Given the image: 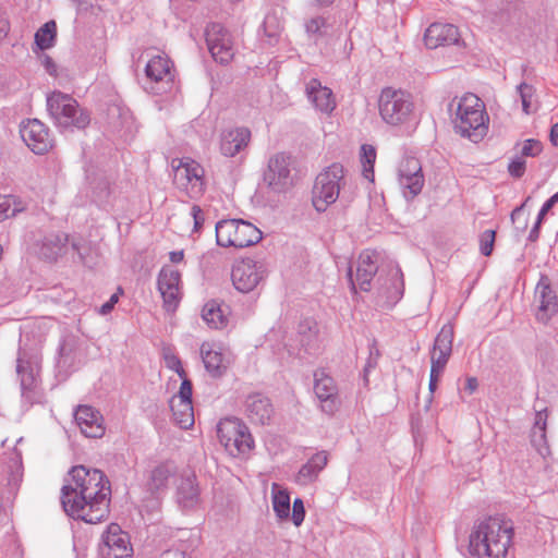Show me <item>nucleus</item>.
<instances>
[{
  "instance_id": "f257e3e1",
  "label": "nucleus",
  "mask_w": 558,
  "mask_h": 558,
  "mask_svg": "<svg viewBox=\"0 0 558 558\" xmlns=\"http://www.w3.org/2000/svg\"><path fill=\"white\" fill-rule=\"evenodd\" d=\"M110 496V482L102 471L75 465L64 478L61 505L73 519L95 524L108 517Z\"/></svg>"
},
{
  "instance_id": "f03ea898",
  "label": "nucleus",
  "mask_w": 558,
  "mask_h": 558,
  "mask_svg": "<svg viewBox=\"0 0 558 558\" xmlns=\"http://www.w3.org/2000/svg\"><path fill=\"white\" fill-rule=\"evenodd\" d=\"M513 537V524L502 517H488L476 522L469 536L473 556L506 558Z\"/></svg>"
},
{
  "instance_id": "7ed1b4c3",
  "label": "nucleus",
  "mask_w": 558,
  "mask_h": 558,
  "mask_svg": "<svg viewBox=\"0 0 558 558\" xmlns=\"http://www.w3.org/2000/svg\"><path fill=\"white\" fill-rule=\"evenodd\" d=\"M488 116L483 101L474 94H465L457 100V108L452 117L453 129L462 137L477 143L487 133Z\"/></svg>"
},
{
  "instance_id": "20e7f679",
  "label": "nucleus",
  "mask_w": 558,
  "mask_h": 558,
  "mask_svg": "<svg viewBox=\"0 0 558 558\" xmlns=\"http://www.w3.org/2000/svg\"><path fill=\"white\" fill-rule=\"evenodd\" d=\"M47 109L59 128L85 129L90 122L89 113L72 96L61 92L48 96Z\"/></svg>"
},
{
  "instance_id": "39448f33",
  "label": "nucleus",
  "mask_w": 558,
  "mask_h": 558,
  "mask_svg": "<svg viewBox=\"0 0 558 558\" xmlns=\"http://www.w3.org/2000/svg\"><path fill=\"white\" fill-rule=\"evenodd\" d=\"M380 118L390 125L407 123L414 111L413 97L407 90L393 87L381 89L378 98Z\"/></svg>"
},
{
  "instance_id": "423d86ee",
  "label": "nucleus",
  "mask_w": 558,
  "mask_h": 558,
  "mask_svg": "<svg viewBox=\"0 0 558 558\" xmlns=\"http://www.w3.org/2000/svg\"><path fill=\"white\" fill-rule=\"evenodd\" d=\"M262 231L243 219H226L216 223V241L219 246L243 248L258 243Z\"/></svg>"
},
{
  "instance_id": "0eeeda50",
  "label": "nucleus",
  "mask_w": 558,
  "mask_h": 558,
  "mask_svg": "<svg viewBox=\"0 0 558 558\" xmlns=\"http://www.w3.org/2000/svg\"><path fill=\"white\" fill-rule=\"evenodd\" d=\"M220 444L232 457L248 453L254 446V439L247 426L236 417H226L217 425Z\"/></svg>"
},
{
  "instance_id": "6e6552de",
  "label": "nucleus",
  "mask_w": 558,
  "mask_h": 558,
  "mask_svg": "<svg viewBox=\"0 0 558 558\" xmlns=\"http://www.w3.org/2000/svg\"><path fill=\"white\" fill-rule=\"evenodd\" d=\"M342 179L343 167L340 163H332L316 177L312 202L317 211H325L338 199Z\"/></svg>"
},
{
  "instance_id": "1a4fd4ad",
  "label": "nucleus",
  "mask_w": 558,
  "mask_h": 558,
  "mask_svg": "<svg viewBox=\"0 0 558 558\" xmlns=\"http://www.w3.org/2000/svg\"><path fill=\"white\" fill-rule=\"evenodd\" d=\"M292 157L286 153H277L268 160L264 172V183L276 194L287 193L294 185Z\"/></svg>"
},
{
  "instance_id": "9d476101",
  "label": "nucleus",
  "mask_w": 558,
  "mask_h": 558,
  "mask_svg": "<svg viewBox=\"0 0 558 558\" xmlns=\"http://www.w3.org/2000/svg\"><path fill=\"white\" fill-rule=\"evenodd\" d=\"M266 275L264 264L252 258L235 260L231 268L232 284L241 293L254 291L264 281Z\"/></svg>"
},
{
  "instance_id": "9b49d317",
  "label": "nucleus",
  "mask_w": 558,
  "mask_h": 558,
  "mask_svg": "<svg viewBox=\"0 0 558 558\" xmlns=\"http://www.w3.org/2000/svg\"><path fill=\"white\" fill-rule=\"evenodd\" d=\"M378 302L387 307L396 305L404 292L403 272L397 264H389L381 269L376 281Z\"/></svg>"
},
{
  "instance_id": "f8f14e48",
  "label": "nucleus",
  "mask_w": 558,
  "mask_h": 558,
  "mask_svg": "<svg viewBox=\"0 0 558 558\" xmlns=\"http://www.w3.org/2000/svg\"><path fill=\"white\" fill-rule=\"evenodd\" d=\"M173 182L190 197H197L205 190L204 169L195 160L181 159L178 166H173Z\"/></svg>"
},
{
  "instance_id": "ddd939ff",
  "label": "nucleus",
  "mask_w": 558,
  "mask_h": 558,
  "mask_svg": "<svg viewBox=\"0 0 558 558\" xmlns=\"http://www.w3.org/2000/svg\"><path fill=\"white\" fill-rule=\"evenodd\" d=\"M424 174L417 158H404L398 168V183L403 197L409 202L414 199L424 186Z\"/></svg>"
},
{
  "instance_id": "4468645a",
  "label": "nucleus",
  "mask_w": 558,
  "mask_h": 558,
  "mask_svg": "<svg viewBox=\"0 0 558 558\" xmlns=\"http://www.w3.org/2000/svg\"><path fill=\"white\" fill-rule=\"evenodd\" d=\"M205 36L213 59L220 64H228L234 57L230 33L221 24L211 23L206 27Z\"/></svg>"
},
{
  "instance_id": "2eb2a0df",
  "label": "nucleus",
  "mask_w": 558,
  "mask_h": 558,
  "mask_svg": "<svg viewBox=\"0 0 558 558\" xmlns=\"http://www.w3.org/2000/svg\"><path fill=\"white\" fill-rule=\"evenodd\" d=\"M99 553L102 558H132L129 534L120 525L111 523L101 536Z\"/></svg>"
},
{
  "instance_id": "dca6fc26",
  "label": "nucleus",
  "mask_w": 558,
  "mask_h": 558,
  "mask_svg": "<svg viewBox=\"0 0 558 558\" xmlns=\"http://www.w3.org/2000/svg\"><path fill=\"white\" fill-rule=\"evenodd\" d=\"M377 254L371 251H363L357 258L355 274L353 266L348 268L347 276L353 292H356V286L362 291L368 292L372 289V281L378 271Z\"/></svg>"
},
{
  "instance_id": "f3484780",
  "label": "nucleus",
  "mask_w": 558,
  "mask_h": 558,
  "mask_svg": "<svg viewBox=\"0 0 558 558\" xmlns=\"http://www.w3.org/2000/svg\"><path fill=\"white\" fill-rule=\"evenodd\" d=\"M314 393L319 401L322 412L331 416L338 411L340 407L338 387L333 378L324 371L314 373Z\"/></svg>"
},
{
  "instance_id": "a211bd4d",
  "label": "nucleus",
  "mask_w": 558,
  "mask_h": 558,
  "mask_svg": "<svg viewBox=\"0 0 558 558\" xmlns=\"http://www.w3.org/2000/svg\"><path fill=\"white\" fill-rule=\"evenodd\" d=\"M20 133L23 142L37 155L45 154L52 147L49 130L38 119L23 121L20 126Z\"/></svg>"
},
{
  "instance_id": "6ab92c4d",
  "label": "nucleus",
  "mask_w": 558,
  "mask_h": 558,
  "mask_svg": "<svg viewBox=\"0 0 558 558\" xmlns=\"http://www.w3.org/2000/svg\"><path fill=\"white\" fill-rule=\"evenodd\" d=\"M181 274L170 266H163L158 275V290L167 312H174L180 303Z\"/></svg>"
},
{
  "instance_id": "aec40b11",
  "label": "nucleus",
  "mask_w": 558,
  "mask_h": 558,
  "mask_svg": "<svg viewBox=\"0 0 558 558\" xmlns=\"http://www.w3.org/2000/svg\"><path fill=\"white\" fill-rule=\"evenodd\" d=\"M39 363L36 355H29L25 350L20 349L16 361V373L20 377L22 395L32 399L31 393L37 385Z\"/></svg>"
},
{
  "instance_id": "412c9836",
  "label": "nucleus",
  "mask_w": 558,
  "mask_h": 558,
  "mask_svg": "<svg viewBox=\"0 0 558 558\" xmlns=\"http://www.w3.org/2000/svg\"><path fill=\"white\" fill-rule=\"evenodd\" d=\"M535 300L538 303L536 319L543 324L557 313L558 303L555 291L551 289L550 280L547 276H542L535 288Z\"/></svg>"
},
{
  "instance_id": "4be33fe9",
  "label": "nucleus",
  "mask_w": 558,
  "mask_h": 558,
  "mask_svg": "<svg viewBox=\"0 0 558 558\" xmlns=\"http://www.w3.org/2000/svg\"><path fill=\"white\" fill-rule=\"evenodd\" d=\"M148 56L145 76L149 83L170 85L173 82V63L166 54Z\"/></svg>"
},
{
  "instance_id": "5701e85b",
  "label": "nucleus",
  "mask_w": 558,
  "mask_h": 558,
  "mask_svg": "<svg viewBox=\"0 0 558 558\" xmlns=\"http://www.w3.org/2000/svg\"><path fill=\"white\" fill-rule=\"evenodd\" d=\"M74 418L81 432L90 438L101 437L105 433L104 420L99 411L89 405H78Z\"/></svg>"
},
{
  "instance_id": "b1692460",
  "label": "nucleus",
  "mask_w": 558,
  "mask_h": 558,
  "mask_svg": "<svg viewBox=\"0 0 558 558\" xmlns=\"http://www.w3.org/2000/svg\"><path fill=\"white\" fill-rule=\"evenodd\" d=\"M460 40L458 27L452 24L433 23L424 35L427 48L436 49L439 46L457 45Z\"/></svg>"
},
{
  "instance_id": "393cba45",
  "label": "nucleus",
  "mask_w": 558,
  "mask_h": 558,
  "mask_svg": "<svg viewBox=\"0 0 558 558\" xmlns=\"http://www.w3.org/2000/svg\"><path fill=\"white\" fill-rule=\"evenodd\" d=\"M83 357L80 339L73 335L64 336L58 349V366L64 371L75 368L83 362Z\"/></svg>"
},
{
  "instance_id": "a878e982",
  "label": "nucleus",
  "mask_w": 558,
  "mask_h": 558,
  "mask_svg": "<svg viewBox=\"0 0 558 558\" xmlns=\"http://www.w3.org/2000/svg\"><path fill=\"white\" fill-rule=\"evenodd\" d=\"M453 337V325L451 323L445 324L435 338L434 345L430 351V364L446 367L452 353Z\"/></svg>"
},
{
  "instance_id": "bb28decb",
  "label": "nucleus",
  "mask_w": 558,
  "mask_h": 558,
  "mask_svg": "<svg viewBox=\"0 0 558 558\" xmlns=\"http://www.w3.org/2000/svg\"><path fill=\"white\" fill-rule=\"evenodd\" d=\"M245 411L251 422L258 425L269 424L274 415L270 400L260 393H253L246 398Z\"/></svg>"
},
{
  "instance_id": "cd10ccee",
  "label": "nucleus",
  "mask_w": 558,
  "mask_h": 558,
  "mask_svg": "<svg viewBox=\"0 0 558 558\" xmlns=\"http://www.w3.org/2000/svg\"><path fill=\"white\" fill-rule=\"evenodd\" d=\"M305 92L308 100L320 112L331 113L336 108L332 90L323 86L317 78H312L306 83Z\"/></svg>"
},
{
  "instance_id": "c85d7f7f",
  "label": "nucleus",
  "mask_w": 558,
  "mask_h": 558,
  "mask_svg": "<svg viewBox=\"0 0 558 558\" xmlns=\"http://www.w3.org/2000/svg\"><path fill=\"white\" fill-rule=\"evenodd\" d=\"M251 131L247 128H236L221 134L220 150L227 157H234L247 147Z\"/></svg>"
},
{
  "instance_id": "c756f323",
  "label": "nucleus",
  "mask_w": 558,
  "mask_h": 558,
  "mask_svg": "<svg viewBox=\"0 0 558 558\" xmlns=\"http://www.w3.org/2000/svg\"><path fill=\"white\" fill-rule=\"evenodd\" d=\"M328 463L327 451L315 453L305 464L299 470L295 482L299 485H308L316 481L318 474L324 470Z\"/></svg>"
},
{
  "instance_id": "7c9ffc66",
  "label": "nucleus",
  "mask_w": 558,
  "mask_h": 558,
  "mask_svg": "<svg viewBox=\"0 0 558 558\" xmlns=\"http://www.w3.org/2000/svg\"><path fill=\"white\" fill-rule=\"evenodd\" d=\"M177 499L184 509H193L199 504V488L194 475L181 480L177 489Z\"/></svg>"
},
{
  "instance_id": "2f4dec72",
  "label": "nucleus",
  "mask_w": 558,
  "mask_h": 558,
  "mask_svg": "<svg viewBox=\"0 0 558 558\" xmlns=\"http://www.w3.org/2000/svg\"><path fill=\"white\" fill-rule=\"evenodd\" d=\"M65 233H51L44 238L39 247L40 257L54 262L59 256L64 254L68 243Z\"/></svg>"
},
{
  "instance_id": "473e14b6",
  "label": "nucleus",
  "mask_w": 558,
  "mask_h": 558,
  "mask_svg": "<svg viewBox=\"0 0 558 558\" xmlns=\"http://www.w3.org/2000/svg\"><path fill=\"white\" fill-rule=\"evenodd\" d=\"M175 474V466L172 462H163L157 465L150 474L148 486L153 493L163 490L170 477Z\"/></svg>"
},
{
  "instance_id": "72a5a7b5",
  "label": "nucleus",
  "mask_w": 558,
  "mask_h": 558,
  "mask_svg": "<svg viewBox=\"0 0 558 558\" xmlns=\"http://www.w3.org/2000/svg\"><path fill=\"white\" fill-rule=\"evenodd\" d=\"M170 409L174 422L181 428H189L194 424V411L192 401H177L170 400Z\"/></svg>"
},
{
  "instance_id": "f704fd0d",
  "label": "nucleus",
  "mask_w": 558,
  "mask_h": 558,
  "mask_svg": "<svg viewBox=\"0 0 558 558\" xmlns=\"http://www.w3.org/2000/svg\"><path fill=\"white\" fill-rule=\"evenodd\" d=\"M201 353L205 368L213 377H219L225 373L227 367L223 364V356L220 352L211 350L210 348L207 349L206 345L203 344Z\"/></svg>"
},
{
  "instance_id": "c9c22d12",
  "label": "nucleus",
  "mask_w": 558,
  "mask_h": 558,
  "mask_svg": "<svg viewBox=\"0 0 558 558\" xmlns=\"http://www.w3.org/2000/svg\"><path fill=\"white\" fill-rule=\"evenodd\" d=\"M202 317L206 324L214 329H220L227 325V317L223 315L221 306L216 301L207 302L202 311Z\"/></svg>"
},
{
  "instance_id": "e433bc0d",
  "label": "nucleus",
  "mask_w": 558,
  "mask_h": 558,
  "mask_svg": "<svg viewBox=\"0 0 558 558\" xmlns=\"http://www.w3.org/2000/svg\"><path fill=\"white\" fill-rule=\"evenodd\" d=\"M57 35V24L54 21H49L45 23L36 33H35V44L40 50H47L51 48L54 44Z\"/></svg>"
},
{
  "instance_id": "4c0bfd02",
  "label": "nucleus",
  "mask_w": 558,
  "mask_h": 558,
  "mask_svg": "<svg viewBox=\"0 0 558 558\" xmlns=\"http://www.w3.org/2000/svg\"><path fill=\"white\" fill-rule=\"evenodd\" d=\"M272 488V508L279 520H287L290 517V496L286 490Z\"/></svg>"
},
{
  "instance_id": "58836bf2",
  "label": "nucleus",
  "mask_w": 558,
  "mask_h": 558,
  "mask_svg": "<svg viewBox=\"0 0 558 558\" xmlns=\"http://www.w3.org/2000/svg\"><path fill=\"white\" fill-rule=\"evenodd\" d=\"M262 28L265 37H267V43L269 45H275L278 43L282 31V25L276 14H267L263 22Z\"/></svg>"
},
{
  "instance_id": "ea45409f",
  "label": "nucleus",
  "mask_w": 558,
  "mask_h": 558,
  "mask_svg": "<svg viewBox=\"0 0 558 558\" xmlns=\"http://www.w3.org/2000/svg\"><path fill=\"white\" fill-rule=\"evenodd\" d=\"M361 150H362L363 175L365 179L373 180L374 163L376 160V149L372 145L364 144V145H362Z\"/></svg>"
},
{
  "instance_id": "a19ab883",
  "label": "nucleus",
  "mask_w": 558,
  "mask_h": 558,
  "mask_svg": "<svg viewBox=\"0 0 558 558\" xmlns=\"http://www.w3.org/2000/svg\"><path fill=\"white\" fill-rule=\"evenodd\" d=\"M327 26V20L325 17L315 16L305 23V31L311 38L318 40L326 35Z\"/></svg>"
},
{
  "instance_id": "79ce46f5",
  "label": "nucleus",
  "mask_w": 558,
  "mask_h": 558,
  "mask_svg": "<svg viewBox=\"0 0 558 558\" xmlns=\"http://www.w3.org/2000/svg\"><path fill=\"white\" fill-rule=\"evenodd\" d=\"M14 196L0 197V222L8 218L14 217L17 213L22 211Z\"/></svg>"
},
{
  "instance_id": "37998d69",
  "label": "nucleus",
  "mask_w": 558,
  "mask_h": 558,
  "mask_svg": "<svg viewBox=\"0 0 558 558\" xmlns=\"http://www.w3.org/2000/svg\"><path fill=\"white\" fill-rule=\"evenodd\" d=\"M95 201L100 205L105 206L109 203L112 194L111 184L107 179H101L93 189Z\"/></svg>"
},
{
  "instance_id": "c03bdc74",
  "label": "nucleus",
  "mask_w": 558,
  "mask_h": 558,
  "mask_svg": "<svg viewBox=\"0 0 558 558\" xmlns=\"http://www.w3.org/2000/svg\"><path fill=\"white\" fill-rule=\"evenodd\" d=\"M517 92L521 99L522 110L526 114L531 113L532 100L535 96V88L532 85L522 82L518 85Z\"/></svg>"
},
{
  "instance_id": "a18cd8bd",
  "label": "nucleus",
  "mask_w": 558,
  "mask_h": 558,
  "mask_svg": "<svg viewBox=\"0 0 558 558\" xmlns=\"http://www.w3.org/2000/svg\"><path fill=\"white\" fill-rule=\"evenodd\" d=\"M496 232L485 230L480 236V251L484 256H489L494 250Z\"/></svg>"
},
{
  "instance_id": "49530a36",
  "label": "nucleus",
  "mask_w": 558,
  "mask_h": 558,
  "mask_svg": "<svg viewBox=\"0 0 558 558\" xmlns=\"http://www.w3.org/2000/svg\"><path fill=\"white\" fill-rule=\"evenodd\" d=\"M531 442L541 454H544V450H547L546 429H542L541 427H532Z\"/></svg>"
},
{
  "instance_id": "de8ad7c7",
  "label": "nucleus",
  "mask_w": 558,
  "mask_h": 558,
  "mask_svg": "<svg viewBox=\"0 0 558 558\" xmlns=\"http://www.w3.org/2000/svg\"><path fill=\"white\" fill-rule=\"evenodd\" d=\"M543 150V145L539 141L534 138H529L523 142L521 148V157H536Z\"/></svg>"
},
{
  "instance_id": "09e8293b",
  "label": "nucleus",
  "mask_w": 558,
  "mask_h": 558,
  "mask_svg": "<svg viewBox=\"0 0 558 558\" xmlns=\"http://www.w3.org/2000/svg\"><path fill=\"white\" fill-rule=\"evenodd\" d=\"M163 359L166 366L172 371H174L181 378L186 376L184 368L182 367L181 360L173 354L171 351L163 352Z\"/></svg>"
},
{
  "instance_id": "8fccbe9b",
  "label": "nucleus",
  "mask_w": 558,
  "mask_h": 558,
  "mask_svg": "<svg viewBox=\"0 0 558 558\" xmlns=\"http://www.w3.org/2000/svg\"><path fill=\"white\" fill-rule=\"evenodd\" d=\"M525 160L521 156L514 157L508 165L509 174L515 179H520L525 172Z\"/></svg>"
},
{
  "instance_id": "3c124183",
  "label": "nucleus",
  "mask_w": 558,
  "mask_h": 558,
  "mask_svg": "<svg viewBox=\"0 0 558 558\" xmlns=\"http://www.w3.org/2000/svg\"><path fill=\"white\" fill-rule=\"evenodd\" d=\"M305 518V508L301 498H295L292 506L291 520L295 526H300Z\"/></svg>"
},
{
  "instance_id": "603ef678",
  "label": "nucleus",
  "mask_w": 558,
  "mask_h": 558,
  "mask_svg": "<svg viewBox=\"0 0 558 558\" xmlns=\"http://www.w3.org/2000/svg\"><path fill=\"white\" fill-rule=\"evenodd\" d=\"M171 399L177 401H192V383L186 378H182L179 393L173 396Z\"/></svg>"
},
{
  "instance_id": "864d4df0",
  "label": "nucleus",
  "mask_w": 558,
  "mask_h": 558,
  "mask_svg": "<svg viewBox=\"0 0 558 558\" xmlns=\"http://www.w3.org/2000/svg\"><path fill=\"white\" fill-rule=\"evenodd\" d=\"M444 369H445V366L430 364L429 385H428V389H429L430 393H433L436 390L438 379H439L440 375L442 374Z\"/></svg>"
},
{
  "instance_id": "5fc2aeb1",
  "label": "nucleus",
  "mask_w": 558,
  "mask_h": 558,
  "mask_svg": "<svg viewBox=\"0 0 558 558\" xmlns=\"http://www.w3.org/2000/svg\"><path fill=\"white\" fill-rule=\"evenodd\" d=\"M378 356H379V351H378V349L375 348V344H373L369 349V356L364 366V377L365 378H366L367 374L377 366Z\"/></svg>"
},
{
  "instance_id": "6e6d98bb",
  "label": "nucleus",
  "mask_w": 558,
  "mask_h": 558,
  "mask_svg": "<svg viewBox=\"0 0 558 558\" xmlns=\"http://www.w3.org/2000/svg\"><path fill=\"white\" fill-rule=\"evenodd\" d=\"M194 220V231H199L204 223V215L199 206L193 205L191 208V214Z\"/></svg>"
},
{
  "instance_id": "4d7b16f0",
  "label": "nucleus",
  "mask_w": 558,
  "mask_h": 558,
  "mask_svg": "<svg viewBox=\"0 0 558 558\" xmlns=\"http://www.w3.org/2000/svg\"><path fill=\"white\" fill-rule=\"evenodd\" d=\"M160 558H190L187 556V553L184 548H174V549H168L165 550Z\"/></svg>"
},
{
  "instance_id": "13d9d810",
  "label": "nucleus",
  "mask_w": 558,
  "mask_h": 558,
  "mask_svg": "<svg viewBox=\"0 0 558 558\" xmlns=\"http://www.w3.org/2000/svg\"><path fill=\"white\" fill-rule=\"evenodd\" d=\"M118 302V295L117 294H112L109 299V301H107L106 303H104L101 306H100V310H99V313L101 315H107L109 314L112 308L114 307L116 303Z\"/></svg>"
},
{
  "instance_id": "bf43d9fd",
  "label": "nucleus",
  "mask_w": 558,
  "mask_h": 558,
  "mask_svg": "<svg viewBox=\"0 0 558 558\" xmlns=\"http://www.w3.org/2000/svg\"><path fill=\"white\" fill-rule=\"evenodd\" d=\"M542 220L539 219H536L533 228L531 229L530 233H529V241L531 242H535L537 241V239L539 238V230H541V226H542Z\"/></svg>"
},
{
  "instance_id": "052dcab7",
  "label": "nucleus",
  "mask_w": 558,
  "mask_h": 558,
  "mask_svg": "<svg viewBox=\"0 0 558 558\" xmlns=\"http://www.w3.org/2000/svg\"><path fill=\"white\" fill-rule=\"evenodd\" d=\"M546 421L547 414L545 412H536L533 427H541L542 429H546Z\"/></svg>"
},
{
  "instance_id": "680f3d73",
  "label": "nucleus",
  "mask_w": 558,
  "mask_h": 558,
  "mask_svg": "<svg viewBox=\"0 0 558 558\" xmlns=\"http://www.w3.org/2000/svg\"><path fill=\"white\" fill-rule=\"evenodd\" d=\"M43 64L49 74H51V75L56 74V72H57L56 63L49 56L44 57Z\"/></svg>"
},
{
  "instance_id": "e2e57ef3",
  "label": "nucleus",
  "mask_w": 558,
  "mask_h": 558,
  "mask_svg": "<svg viewBox=\"0 0 558 558\" xmlns=\"http://www.w3.org/2000/svg\"><path fill=\"white\" fill-rule=\"evenodd\" d=\"M478 387V381L475 377H469L466 379V384H465V389L470 392V393H473Z\"/></svg>"
},
{
  "instance_id": "0e129e2a",
  "label": "nucleus",
  "mask_w": 558,
  "mask_h": 558,
  "mask_svg": "<svg viewBox=\"0 0 558 558\" xmlns=\"http://www.w3.org/2000/svg\"><path fill=\"white\" fill-rule=\"evenodd\" d=\"M10 31L9 22L4 19H0V40L7 37Z\"/></svg>"
},
{
  "instance_id": "69168bd1",
  "label": "nucleus",
  "mask_w": 558,
  "mask_h": 558,
  "mask_svg": "<svg viewBox=\"0 0 558 558\" xmlns=\"http://www.w3.org/2000/svg\"><path fill=\"white\" fill-rule=\"evenodd\" d=\"M184 253L183 251H172L169 253V258L172 263H180L183 260Z\"/></svg>"
},
{
  "instance_id": "338daca9",
  "label": "nucleus",
  "mask_w": 558,
  "mask_h": 558,
  "mask_svg": "<svg viewBox=\"0 0 558 558\" xmlns=\"http://www.w3.org/2000/svg\"><path fill=\"white\" fill-rule=\"evenodd\" d=\"M550 142L554 146H558V122L551 126Z\"/></svg>"
},
{
  "instance_id": "774afa93",
  "label": "nucleus",
  "mask_w": 558,
  "mask_h": 558,
  "mask_svg": "<svg viewBox=\"0 0 558 558\" xmlns=\"http://www.w3.org/2000/svg\"><path fill=\"white\" fill-rule=\"evenodd\" d=\"M551 208H553V206H551V205L546 201V202L543 204V206H542V208H541V210H539V213H538V215H537V219H539V220H542V221H543V220H544V217L546 216V214H547Z\"/></svg>"
}]
</instances>
